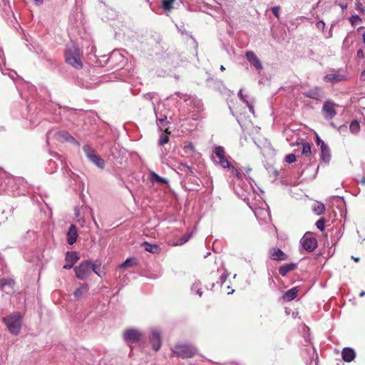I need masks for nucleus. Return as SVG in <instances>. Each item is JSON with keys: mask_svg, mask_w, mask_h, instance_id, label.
Returning <instances> with one entry per match:
<instances>
[{"mask_svg": "<svg viewBox=\"0 0 365 365\" xmlns=\"http://www.w3.org/2000/svg\"><path fill=\"white\" fill-rule=\"evenodd\" d=\"M66 63L76 69L83 68V51L77 46L72 44L67 46L64 51Z\"/></svg>", "mask_w": 365, "mask_h": 365, "instance_id": "1", "label": "nucleus"}, {"mask_svg": "<svg viewBox=\"0 0 365 365\" xmlns=\"http://www.w3.org/2000/svg\"><path fill=\"white\" fill-rule=\"evenodd\" d=\"M21 318V314L19 312H14L3 317V322L10 334L14 336H17L20 333L22 325Z\"/></svg>", "mask_w": 365, "mask_h": 365, "instance_id": "2", "label": "nucleus"}, {"mask_svg": "<svg viewBox=\"0 0 365 365\" xmlns=\"http://www.w3.org/2000/svg\"><path fill=\"white\" fill-rule=\"evenodd\" d=\"M173 352L176 356L191 358L197 353V349L191 344H178L174 347Z\"/></svg>", "mask_w": 365, "mask_h": 365, "instance_id": "3", "label": "nucleus"}, {"mask_svg": "<svg viewBox=\"0 0 365 365\" xmlns=\"http://www.w3.org/2000/svg\"><path fill=\"white\" fill-rule=\"evenodd\" d=\"M143 337V334L135 328L126 329L123 333V339L128 346L140 341Z\"/></svg>", "mask_w": 365, "mask_h": 365, "instance_id": "4", "label": "nucleus"}, {"mask_svg": "<svg viewBox=\"0 0 365 365\" xmlns=\"http://www.w3.org/2000/svg\"><path fill=\"white\" fill-rule=\"evenodd\" d=\"M303 249L308 252H312L318 246V242L312 232H307L300 240Z\"/></svg>", "mask_w": 365, "mask_h": 365, "instance_id": "5", "label": "nucleus"}, {"mask_svg": "<svg viewBox=\"0 0 365 365\" xmlns=\"http://www.w3.org/2000/svg\"><path fill=\"white\" fill-rule=\"evenodd\" d=\"M74 271L78 279L84 280L92 274V263L89 260L83 261L74 268Z\"/></svg>", "mask_w": 365, "mask_h": 365, "instance_id": "6", "label": "nucleus"}, {"mask_svg": "<svg viewBox=\"0 0 365 365\" xmlns=\"http://www.w3.org/2000/svg\"><path fill=\"white\" fill-rule=\"evenodd\" d=\"M339 106L331 101H324L322 106V113L325 119L332 120L336 115V108Z\"/></svg>", "mask_w": 365, "mask_h": 365, "instance_id": "7", "label": "nucleus"}, {"mask_svg": "<svg viewBox=\"0 0 365 365\" xmlns=\"http://www.w3.org/2000/svg\"><path fill=\"white\" fill-rule=\"evenodd\" d=\"M150 341L152 345V348L155 351H158L162 344L161 341V333L159 329L153 328L150 331Z\"/></svg>", "mask_w": 365, "mask_h": 365, "instance_id": "8", "label": "nucleus"}, {"mask_svg": "<svg viewBox=\"0 0 365 365\" xmlns=\"http://www.w3.org/2000/svg\"><path fill=\"white\" fill-rule=\"evenodd\" d=\"M215 153L219 158V163L223 168H227L230 167V163L228 158L226 157V153L224 148L222 146H217L215 148Z\"/></svg>", "mask_w": 365, "mask_h": 365, "instance_id": "9", "label": "nucleus"}, {"mask_svg": "<svg viewBox=\"0 0 365 365\" xmlns=\"http://www.w3.org/2000/svg\"><path fill=\"white\" fill-rule=\"evenodd\" d=\"M269 257L275 261H283L288 259V255L279 248L274 247L269 251Z\"/></svg>", "mask_w": 365, "mask_h": 365, "instance_id": "10", "label": "nucleus"}, {"mask_svg": "<svg viewBox=\"0 0 365 365\" xmlns=\"http://www.w3.org/2000/svg\"><path fill=\"white\" fill-rule=\"evenodd\" d=\"M79 259V257L76 252H67L66 255V264L63 265V269H69L73 267L74 264Z\"/></svg>", "mask_w": 365, "mask_h": 365, "instance_id": "11", "label": "nucleus"}, {"mask_svg": "<svg viewBox=\"0 0 365 365\" xmlns=\"http://www.w3.org/2000/svg\"><path fill=\"white\" fill-rule=\"evenodd\" d=\"M246 58L248 60V61L254 66L257 70L262 69V65L261 63V61L259 59V58L255 55V53L253 51H247L246 53Z\"/></svg>", "mask_w": 365, "mask_h": 365, "instance_id": "12", "label": "nucleus"}, {"mask_svg": "<svg viewBox=\"0 0 365 365\" xmlns=\"http://www.w3.org/2000/svg\"><path fill=\"white\" fill-rule=\"evenodd\" d=\"M57 137L60 140H63L66 142H70L71 143H73L74 145L77 146H80V143L76 140L67 131L63 130L59 131L56 134Z\"/></svg>", "mask_w": 365, "mask_h": 365, "instance_id": "13", "label": "nucleus"}, {"mask_svg": "<svg viewBox=\"0 0 365 365\" xmlns=\"http://www.w3.org/2000/svg\"><path fill=\"white\" fill-rule=\"evenodd\" d=\"M341 357L346 362L352 361L356 357V352L351 347H345L342 349Z\"/></svg>", "mask_w": 365, "mask_h": 365, "instance_id": "14", "label": "nucleus"}, {"mask_svg": "<svg viewBox=\"0 0 365 365\" xmlns=\"http://www.w3.org/2000/svg\"><path fill=\"white\" fill-rule=\"evenodd\" d=\"M303 94L304 96L309 98H312L317 101L320 100V98H322L321 88L318 86L309 89V91L304 92Z\"/></svg>", "mask_w": 365, "mask_h": 365, "instance_id": "15", "label": "nucleus"}, {"mask_svg": "<svg viewBox=\"0 0 365 365\" xmlns=\"http://www.w3.org/2000/svg\"><path fill=\"white\" fill-rule=\"evenodd\" d=\"M297 267V264L296 263L285 264L279 268V273L282 276L284 277L287 274L288 272L295 269Z\"/></svg>", "mask_w": 365, "mask_h": 365, "instance_id": "16", "label": "nucleus"}, {"mask_svg": "<svg viewBox=\"0 0 365 365\" xmlns=\"http://www.w3.org/2000/svg\"><path fill=\"white\" fill-rule=\"evenodd\" d=\"M321 152L322 160L326 163H329L331 160L330 150L328 145H326L324 142H322V145H321Z\"/></svg>", "mask_w": 365, "mask_h": 365, "instance_id": "17", "label": "nucleus"}, {"mask_svg": "<svg viewBox=\"0 0 365 365\" xmlns=\"http://www.w3.org/2000/svg\"><path fill=\"white\" fill-rule=\"evenodd\" d=\"M89 289V287L87 284H83L80 287L76 289L73 293L74 297L76 300H79L83 295H85Z\"/></svg>", "mask_w": 365, "mask_h": 365, "instance_id": "18", "label": "nucleus"}, {"mask_svg": "<svg viewBox=\"0 0 365 365\" xmlns=\"http://www.w3.org/2000/svg\"><path fill=\"white\" fill-rule=\"evenodd\" d=\"M140 245L145 251L153 254L158 253L160 250L159 246L155 244L149 243L148 242H143Z\"/></svg>", "mask_w": 365, "mask_h": 365, "instance_id": "19", "label": "nucleus"}, {"mask_svg": "<svg viewBox=\"0 0 365 365\" xmlns=\"http://www.w3.org/2000/svg\"><path fill=\"white\" fill-rule=\"evenodd\" d=\"M192 233L191 232L190 234H185L180 237H178V238L175 239L172 242V245L180 246V245H184L185 242H187L190 239V237H192Z\"/></svg>", "mask_w": 365, "mask_h": 365, "instance_id": "20", "label": "nucleus"}, {"mask_svg": "<svg viewBox=\"0 0 365 365\" xmlns=\"http://www.w3.org/2000/svg\"><path fill=\"white\" fill-rule=\"evenodd\" d=\"M325 81L327 82H331V83H336L341 81L344 80V78L343 76L337 73H330L328 75H326L324 78Z\"/></svg>", "mask_w": 365, "mask_h": 365, "instance_id": "21", "label": "nucleus"}, {"mask_svg": "<svg viewBox=\"0 0 365 365\" xmlns=\"http://www.w3.org/2000/svg\"><path fill=\"white\" fill-rule=\"evenodd\" d=\"M299 289L298 287H293L288 291H287L284 294V299L287 301H292L295 299L297 296Z\"/></svg>", "mask_w": 365, "mask_h": 365, "instance_id": "22", "label": "nucleus"}, {"mask_svg": "<svg viewBox=\"0 0 365 365\" xmlns=\"http://www.w3.org/2000/svg\"><path fill=\"white\" fill-rule=\"evenodd\" d=\"M312 211L318 215H320L324 212L325 206L321 202H315L312 206Z\"/></svg>", "mask_w": 365, "mask_h": 365, "instance_id": "23", "label": "nucleus"}, {"mask_svg": "<svg viewBox=\"0 0 365 365\" xmlns=\"http://www.w3.org/2000/svg\"><path fill=\"white\" fill-rule=\"evenodd\" d=\"M78 237L77 230H68L67 232V242L73 245L76 242Z\"/></svg>", "mask_w": 365, "mask_h": 365, "instance_id": "24", "label": "nucleus"}, {"mask_svg": "<svg viewBox=\"0 0 365 365\" xmlns=\"http://www.w3.org/2000/svg\"><path fill=\"white\" fill-rule=\"evenodd\" d=\"M93 163H94L95 165H96L98 168H103L104 165H105V162L104 160L98 155H96V153H94L92 157H91L90 158H88Z\"/></svg>", "mask_w": 365, "mask_h": 365, "instance_id": "25", "label": "nucleus"}, {"mask_svg": "<svg viewBox=\"0 0 365 365\" xmlns=\"http://www.w3.org/2000/svg\"><path fill=\"white\" fill-rule=\"evenodd\" d=\"M137 264L136 259L135 258H128L123 262L120 266V268H128L134 267Z\"/></svg>", "mask_w": 365, "mask_h": 365, "instance_id": "26", "label": "nucleus"}, {"mask_svg": "<svg viewBox=\"0 0 365 365\" xmlns=\"http://www.w3.org/2000/svg\"><path fill=\"white\" fill-rule=\"evenodd\" d=\"M180 171L184 172L186 175H193L195 174L194 168L186 164L181 163L178 168Z\"/></svg>", "mask_w": 365, "mask_h": 365, "instance_id": "27", "label": "nucleus"}, {"mask_svg": "<svg viewBox=\"0 0 365 365\" xmlns=\"http://www.w3.org/2000/svg\"><path fill=\"white\" fill-rule=\"evenodd\" d=\"M191 291L193 293H196L197 295L201 297L202 295V292L201 290V283L200 281H195L192 287H191Z\"/></svg>", "mask_w": 365, "mask_h": 365, "instance_id": "28", "label": "nucleus"}, {"mask_svg": "<svg viewBox=\"0 0 365 365\" xmlns=\"http://www.w3.org/2000/svg\"><path fill=\"white\" fill-rule=\"evenodd\" d=\"M349 130L354 134L358 133L360 130L359 122L357 120H352L349 125Z\"/></svg>", "mask_w": 365, "mask_h": 365, "instance_id": "29", "label": "nucleus"}, {"mask_svg": "<svg viewBox=\"0 0 365 365\" xmlns=\"http://www.w3.org/2000/svg\"><path fill=\"white\" fill-rule=\"evenodd\" d=\"M175 0H162V7L165 11H170L173 8Z\"/></svg>", "mask_w": 365, "mask_h": 365, "instance_id": "30", "label": "nucleus"}, {"mask_svg": "<svg viewBox=\"0 0 365 365\" xmlns=\"http://www.w3.org/2000/svg\"><path fill=\"white\" fill-rule=\"evenodd\" d=\"M302 154L305 156H310L312 154V146L309 143H302Z\"/></svg>", "mask_w": 365, "mask_h": 365, "instance_id": "31", "label": "nucleus"}, {"mask_svg": "<svg viewBox=\"0 0 365 365\" xmlns=\"http://www.w3.org/2000/svg\"><path fill=\"white\" fill-rule=\"evenodd\" d=\"M83 150L88 158H90L94 153H96V151L89 145H85L83 147Z\"/></svg>", "mask_w": 365, "mask_h": 365, "instance_id": "32", "label": "nucleus"}, {"mask_svg": "<svg viewBox=\"0 0 365 365\" xmlns=\"http://www.w3.org/2000/svg\"><path fill=\"white\" fill-rule=\"evenodd\" d=\"M230 170H231V173L235 177L237 178L238 180H242V177H243V174L238 169H237L234 166H231L230 167Z\"/></svg>", "mask_w": 365, "mask_h": 365, "instance_id": "33", "label": "nucleus"}, {"mask_svg": "<svg viewBox=\"0 0 365 365\" xmlns=\"http://www.w3.org/2000/svg\"><path fill=\"white\" fill-rule=\"evenodd\" d=\"M92 272H94L99 277H101V263H98L97 261L92 263Z\"/></svg>", "mask_w": 365, "mask_h": 365, "instance_id": "34", "label": "nucleus"}, {"mask_svg": "<svg viewBox=\"0 0 365 365\" xmlns=\"http://www.w3.org/2000/svg\"><path fill=\"white\" fill-rule=\"evenodd\" d=\"M151 180L153 181H155V182H159V183H165V182H167V180L165 179L161 178L160 176H159L155 173H151Z\"/></svg>", "mask_w": 365, "mask_h": 365, "instance_id": "35", "label": "nucleus"}, {"mask_svg": "<svg viewBox=\"0 0 365 365\" xmlns=\"http://www.w3.org/2000/svg\"><path fill=\"white\" fill-rule=\"evenodd\" d=\"M296 160H297L296 155L292 153L286 155L285 159H284L285 162L289 164L295 162Z\"/></svg>", "mask_w": 365, "mask_h": 365, "instance_id": "36", "label": "nucleus"}, {"mask_svg": "<svg viewBox=\"0 0 365 365\" xmlns=\"http://www.w3.org/2000/svg\"><path fill=\"white\" fill-rule=\"evenodd\" d=\"M326 219L324 217H322L319 220H317L315 223L317 228H324L326 225Z\"/></svg>", "mask_w": 365, "mask_h": 365, "instance_id": "37", "label": "nucleus"}, {"mask_svg": "<svg viewBox=\"0 0 365 365\" xmlns=\"http://www.w3.org/2000/svg\"><path fill=\"white\" fill-rule=\"evenodd\" d=\"M169 141V137L167 135L162 134L159 139V144L163 145Z\"/></svg>", "mask_w": 365, "mask_h": 365, "instance_id": "38", "label": "nucleus"}, {"mask_svg": "<svg viewBox=\"0 0 365 365\" xmlns=\"http://www.w3.org/2000/svg\"><path fill=\"white\" fill-rule=\"evenodd\" d=\"M350 23L354 26L357 21H361V19L357 15H352L349 19Z\"/></svg>", "mask_w": 365, "mask_h": 365, "instance_id": "39", "label": "nucleus"}, {"mask_svg": "<svg viewBox=\"0 0 365 365\" xmlns=\"http://www.w3.org/2000/svg\"><path fill=\"white\" fill-rule=\"evenodd\" d=\"M356 9L357 11H361V13H364V11H365V9H364L363 4L359 1H357L356 3Z\"/></svg>", "mask_w": 365, "mask_h": 365, "instance_id": "40", "label": "nucleus"}, {"mask_svg": "<svg viewBox=\"0 0 365 365\" xmlns=\"http://www.w3.org/2000/svg\"><path fill=\"white\" fill-rule=\"evenodd\" d=\"M272 11L273 14L277 17H279V6H274L272 9Z\"/></svg>", "mask_w": 365, "mask_h": 365, "instance_id": "41", "label": "nucleus"}, {"mask_svg": "<svg viewBox=\"0 0 365 365\" xmlns=\"http://www.w3.org/2000/svg\"><path fill=\"white\" fill-rule=\"evenodd\" d=\"M226 279H227V276L225 275V274H222L220 277V284H223V283L226 281Z\"/></svg>", "mask_w": 365, "mask_h": 365, "instance_id": "42", "label": "nucleus"}, {"mask_svg": "<svg viewBox=\"0 0 365 365\" xmlns=\"http://www.w3.org/2000/svg\"><path fill=\"white\" fill-rule=\"evenodd\" d=\"M356 55H357V57H359V58H364V52H363V51H362V50H361V49H360V50H359V51H357Z\"/></svg>", "mask_w": 365, "mask_h": 365, "instance_id": "43", "label": "nucleus"}, {"mask_svg": "<svg viewBox=\"0 0 365 365\" xmlns=\"http://www.w3.org/2000/svg\"><path fill=\"white\" fill-rule=\"evenodd\" d=\"M317 26L319 29H324V26H325V24L323 22V21H319L317 24Z\"/></svg>", "mask_w": 365, "mask_h": 365, "instance_id": "44", "label": "nucleus"}, {"mask_svg": "<svg viewBox=\"0 0 365 365\" xmlns=\"http://www.w3.org/2000/svg\"><path fill=\"white\" fill-rule=\"evenodd\" d=\"M314 356H315V360H316V361H315V364H316V365H317V360L318 359V354H317V353L316 349H313V357H314Z\"/></svg>", "mask_w": 365, "mask_h": 365, "instance_id": "45", "label": "nucleus"}, {"mask_svg": "<svg viewBox=\"0 0 365 365\" xmlns=\"http://www.w3.org/2000/svg\"><path fill=\"white\" fill-rule=\"evenodd\" d=\"M6 284V281L4 279H0V287H4Z\"/></svg>", "mask_w": 365, "mask_h": 365, "instance_id": "46", "label": "nucleus"}, {"mask_svg": "<svg viewBox=\"0 0 365 365\" xmlns=\"http://www.w3.org/2000/svg\"><path fill=\"white\" fill-rule=\"evenodd\" d=\"M322 142H324L323 140H322L318 136L317 137V140H316V143L318 145H322Z\"/></svg>", "mask_w": 365, "mask_h": 365, "instance_id": "47", "label": "nucleus"}, {"mask_svg": "<svg viewBox=\"0 0 365 365\" xmlns=\"http://www.w3.org/2000/svg\"><path fill=\"white\" fill-rule=\"evenodd\" d=\"M361 78L363 81H365V70L361 72Z\"/></svg>", "mask_w": 365, "mask_h": 365, "instance_id": "48", "label": "nucleus"}, {"mask_svg": "<svg viewBox=\"0 0 365 365\" xmlns=\"http://www.w3.org/2000/svg\"><path fill=\"white\" fill-rule=\"evenodd\" d=\"M351 258L356 262H359V257H354V256H351Z\"/></svg>", "mask_w": 365, "mask_h": 365, "instance_id": "49", "label": "nucleus"}, {"mask_svg": "<svg viewBox=\"0 0 365 365\" xmlns=\"http://www.w3.org/2000/svg\"><path fill=\"white\" fill-rule=\"evenodd\" d=\"M239 96L241 97V98L245 101L244 98H243V96L242 95V91H240L239 93Z\"/></svg>", "mask_w": 365, "mask_h": 365, "instance_id": "50", "label": "nucleus"}, {"mask_svg": "<svg viewBox=\"0 0 365 365\" xmlns=\"http://www.w3.org/2000/svg\"><path fill=\"white\" fill-rule=\"evenodd\" d=\"M36 2L41 4L43 3V0H34Z\"/></svg>", "mask_w": 365, "mask_h": 365, "instance_id": "51", "label": "nucleus"}, {"mask_svg": "<svg viewBox=\"0 0 365 365\" xmlns=\"http://www.w3.org/2000/svg\"><path fill=\"white\" fill-rule=\"evenodd\" d=\"M220 70L222 71L225 70V68L224 67V66L222 65L220 66Z\"/></svg>", "mask_w": 365, "mask_h": 365, "instance_id": "52", "label": "nucleus"}, {"mask_svg": "<svg viewBox=\"0 0 365 365\" xmlns=\"http://www.w3.org/2000/svg\"><path fill=\"white\" fill-rule=\"evenodd\" d=\"M247 103H248L247 102ZM247 105H248V106H249V108H250V110H252V109H253L252 106H250V105H249V104H247Z\"/></svg>", "mask_w": 365, "mask_h": 365, "instance_id": "53", "label": "nucleus"}, {"mask_svg": "<svg viewBox=\"0 0 365 365\" xmlns=\"http://www.w3.org/2000/svg\"><path fill=\"white\" fill-rule=\"evenodd\" d=\"M165 132L166 133H168V134H170V131H168V128H166V129L165 130Z\"/></svg>", "mask_w": 365, "mask_h": 365, "instance_id": "54", "label": "nucleus"}, {"mask_svg": "<svg viewBox=\"0 0 365 365\" xmlns=\"http://www.w3.org/2000/svg\"><path fill=\"white\" fill-rule=\"evenodd\" d=\"M210 255V252H208L205 255V257H205V258H206V257H207V256H208V255Z\"/></svg>", "mask_w": 365, "mask_h": 365, "instance_id": "55", "label": "nucleus"}, {"mask_svg": "<svg viewBox=\"0 0 365 365\" xmlns=\"http://www.w3.org/2000/svg\"><path fill=\"white\" fill-rule=\"evenodd\" d=\"M69 228H71V229L76 228V226H75V225H71V226H70V227H69Z\"/></svg>", "mask_w": 365, "mask_h": 365, "instance_id": "56", "label": "nucleus"}, {"mask_svg": "<svg viewBox=\"0 0 365 365\" xmlns=\"http://www.w3.org/2000/svg\"><path fill=\"white\" fill-rule=\"evenodd\" d=\"M364 294H365V293H364V292H361V293L359 294V296H360V297H362V296H364Z\"/></svg>", "mask_w": 365, "mask_h": 365, "instance_id": "57", "label": "nucleus"}, {"mask_svg": "<svg viewBox=\"0 0 365 365\" xmlns=\"http://www.w3.org/2000/svg\"><path fill=\"white\" fill-rule=\"evenodd\" d=\"M341 7L342 9H346V5H344H344H341Z\"/></svg>", "mask_w": 365, "mask_h": 365, "instance_id": "58", "label": "nucleus"}, {"mask_svg": "<svg viewBox=\"0 0 365 365\" xmlns=\"http://www.w3.org/2000/svg\"><path fill=\"white\" fill-rule=\"evenodd\" d=\"M158 120H159V121H160V122H163V121H164V119H160V118H159V119H158Z\"/></svg>", "mask_w": 365, "mask_h": 365, "instance_id": "59", "label": "nucleus"}, {"mask_svg": "<svg viewBox=\"0 0 365 365\" xmlns=\"http://www.w3.org/2000/svg\"><path fill=\"white\" fill-rule=\"evenodd\" d=\"M357 232V234L359 235V236L360 237L359 231V230H357V232Z\"/></svg>", "mask_w": 365, "mask_h": 365, "instance_id": "60", "label": "nucleus"}, {"mask_svg": "<svg viewBox=\"0 0 365 365\" xmlns=\"http://www.w3.org/2000/svg\"><path fill=\"white\" fill-rule=\"evenodd\" d=\"M365 240V236H364V238L362 239V241Z\"/></svg>", "mask_w": 365, "mask_h": 365, "instance_id": "61", "label": "nucleus"}, {"mask_svg": "<svg viewBox=\"0 0 365 365\" xmlns=\"http://www.w3.org/2000/svg\"><path fill=\"white\" fill-rule=\"evenodd\" d=\"M362 182H365V180H363Z\"/></svg>", "mask_w": 365, "mask_h": 365, "instance_id": "62", "label": "nucleus"}]
</instances>
